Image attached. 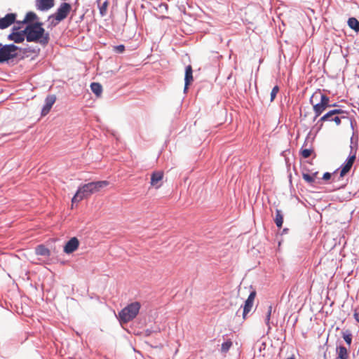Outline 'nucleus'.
I'll list each match as a JSON object with an SVG mask.
<instances>
[{
	"label": "nucleus",
	"mask_w": 359,
	"mask_h": 359,
	"mask_svg": "<svg viewBox=\"0 0 359 359\" xmlns=\"http://www.w3.org/2000/svg\"><path fill=\"white\" fill-rule=\"evenodd\" d=\"M25 34L28 42H39L46 46L50 40L49 34L45 32L41 22H32L27 25L25 29Z\"/></svg>",
	"instance_id": "nucleus-1"
},
{
	"label": "nucleus",
	"mask_w": 359,
	"mask_h": 359,
	"mask_svg": "<svg viewBox=\"0 0 359 359\" xmlns=\"http://www.w3.org/2000/svg\"><path fill=\"white\" fill-rule=\"evenodd\" d=\"M108 184L109 182L104 180L92 182L81 186L72 199V204L88 198L90 195L100 191L101 189L107 187Z\"/></svg>",
	"instance_id": "nucleus-2"
},
{
	"label": "nucleus",
	"mask_w": 359,
	"mask_h": 359,
	"mask_svg": "<svg viewBox=\"0 0 359 359\" xmlns=\"http://www.w3.org/2000/svg\"><path fill=\"white\" fill-rule=\"evenodd\" d=\"M310 102L313 105V111L315 114L314 118L318 117L327 107H331L330 103V98L323 94L320 91L315 92L311 99Z\"/></svg>",
	"instance_id": "nucleus-3"
},
{
	"label": "nucleus",
	"mask_w": 359,
	"mask_h": 359,
	"mask_svg": "<svg viewBox=\"0 0 359 359\" xmlns=\"http://www.w3.org/2000/svg\"><path fill=\"white\" fill-rule=\"evenodd\" d=\"M141 304L138 302H133L123 308L118 313V320L121 323H127L133 320L138 314Z\"/></svg>",
	"instance_id": "nucleus-4"
},
{
	"label": "nucleus",
	"mask_w": 359,
	"mask_h": 359,
	"mask_svg": "<svg viewBox=\"0 0 359 359\" xmlns=\"http://www.w3.org/2000/svg\"><path fill=\"white\" fill-rule=\"evenodd\" d=\"M71 9L72 6L69 3H62L55 13L49 16L48 20H50V25L55 27L67 18Z\"/></svg>",
	"instance_id": "nucleus-5"
},
{
	"label": "nucleus",
	"mask_w": 359,
	"mask_h": 359,
	"mask_svg": "<svg viewBox=\"0 0 359 359\" xmlns=\"http://www.w3.org/2000/svg\"><path fill=\"white\" fill-rule=\"evenodd\" d=\"M348 113L341 109H333L323 116L318 122L334 121L337 126L341 124L343 118H346Z\"/></svg>",
	"instance_id": "nucleus-6"
},
{
	"label": "nucleus",
	"mask_w": 359,
	"mask_h": 359,
	"mask_svg": "<svg viewBox=\"0 0 359 359\" xmlns=\"http://www.w3.org/2000/svg\"><path fill=\"white\" fill-rule=\"evenodd\" d=\"M18 48L13 45H5L0 47V64L17 57Z\"/></svg>",
	"instance_id": "nucleus-7"
},
{
	"label": "nucleus",
	"mask_w": 359,
	"mask_h": 359,
	"mask_svg": "<svg viewBox=\"0 0 359 359\" xmlns=\"http://www.w3.org/2000/svg\"><path fill=\"white\" fill-rule=\"evenodd\" d=\"M255 297H256V292L252 291L250 292L248 299L245 300V304L243 306V320L246 319L247 315L252 310Z\"/></svg>",
	"instance_id": "nucleus-8"
},
{
	"label": "nucleus",
	"mask_w": 359,
	"mask_h": 359,
	"mask_svg": "<svg viewBox=\"0 0 359 359\" xmlns=\"http://www.w3.org/2000/svg\"><path fill=\"white\" fill-rule=\"evenodd\" d=\"M164 173L161 170L154 171L151 175L150 184L152 187L156 189H158L161 187V181L163 180Z\"/></svg>",
	"instance_id": "nucleus-9"
},
{
	"label": "nucleus",
	"mask_w": 359,
	"mask_h": 359,
	"mask_svg": "<svg viewBox=\"0 0 359 359\" xmlns=\"http://www.w3.org/2000/svg\"><path fill=\"white\" fill-rule=\"evenodd\" d=\"M16 18V14L8 13L5 17L0 18V29H4L11 26Z\"/></svg>",
	"instance_id": "nucleus-10"
},
{
	"label": "nucleus",
	"mask_w": 359,
	"mask_h": 359,
	"mask_svg": "<svg viewBox=\"0 0 359 359\" xmlns=\"http://www.w3.org/2000/svg\"><path fill=\"white\" fill-rule=\"evenodd\" d=\"M79 245V241L77 238H72L65 245L64 252L70 254L76 250Z\"/></svg>",
	"instance_id": "nucleus-11"
},
{
	"label": "nucleus",
	"mask_w": 359,
	"mask_h": 359,
	"mask_svg": "<svg viewBox=\"0 0 359 359\" xmlns=\"http://www.w3.org/2000/svg\"><path fill=\"white\" fill-rule=\"evenodd\" d=\"M56 97L55 95H50L46 97L45 100V105L41 110V116L48 114L52 108L53 104L55 102Z\"/></svg>",
	"instance_id": "nucleus-12"
},
{
	"label": "nucleus",
	"mask_w": 359,
	"mask_h": 359,
	"mask_svg": "<svg viewBox=\"0 0 359 359\" xmlns=\"http://www.w3.org/2000/svg\"><path fill=\"white\" fill-rule=\"evenodd\" d=\"M355 160V154L350 156L347 158L346 163L342 166V168L341 169L340 177H343L350 171Z\"/></svg>",
	"instance_id": "nucleus-13"
},
{
	"label": "nucleus",
	"mask_w": 359,
	"mask_h": 359,
	"mask_svg": "<svg viewBox=\"0 0 359 359\" xmlns=\"http://www.w3.org/2000/svg\"><path fill=\"white\" fill-rule=\"evenodd\" d=\"M36 6L40 11H46L54 6V0H36Z\"/></svg>",
	"instance_id": "nucleus-14"
},
{
	"label": "nucleus",
	"mask_w": 359,
	"mask_h": 359,
	"mask_svg": "<svg viewBox=\"0 0 359 359\" xmlns=\"http://www.w3.org/2000/svg\"><path fill=\"white\" fill-rule=\"evenodd\" d=\"M193 81V69L191 65H188L185 68V76H184V91L188 88V86Z\"/></svg>",
	"instance_id": "nucleus-15"
},
{
	"label": "nucleus",
	"mask_w": 359,
	"mask_h": 359,
	"mask_svg": "<svg viewBox=\"0 0 359 359\" xmlns=\"http://www.w3.org/2000/svg\"><path fill=\"white\" fill-rule=\"evenodd\" d=\"M25 29L20 32H13L8 35V39L15 43H21L25 40Z\"/></svg>",
	"instance_id": "nucleus-16"
},
{
	"label": "nucleus",
	"mask_w": 359,
	"mask_h": 359,
	"mask_svg": "<svg viewBox=\"0 0 359 359\" xmlns=\"http://www.w3.org/2000/svg\"><path fill=\"white\" fill-rule=\"evenodd\" d=\"M337 353L338 355V358L339 359H348V353L346 347L343 346H339L337 348Z\"/></svg>",
	"instance_id": "nucleus-17"
},
{
	"label": "nucleus",
	"mask_w": 359,
	"mask_h": 359,
	"mask_svg": "<svg viewBox=\"0 0 359 359\" xmlns=\"http://www.w3.org/2000/svg\"><path fill=\"white\" fill-rule=\"evenodd\" d=\"M317 175H318V172H316L311 175H310L309 173H303L302 177L306 182H308L311 184H313L316 181Z\"/></svg>",
	"instance_id": "nucleus-18"
},
{
	"label": "nucleus",
	"mask_w": 359,
	"mask_h": 359,
	"mask_svg": "<svg viewBox=\"0 0 359 359\" xmlns=\"http://www.w3.org/2000/svg\"><path fill=\"white\" fill-rule=\"evenodd\" d=\"M36 254L41 256H48L50 255V251L44 245H40L36 248Z\"/></svg>",
	"instance_id": "nucleus-19"
},
{
	"label": "nucleus",
	"mask_w": 359,
	"mask_h": 359,
	"mask_svg": "<svg viewBox=\"0 0 359 359\" xmlns=\"http://www.w3.org/2000/svg\"><path fill=\"white\" fill-rule=\"evenodd\" d=\"M90 89L97 97L100 96L102 92V87L99 83H92Z\"/></svg>",
	"instance_id": "nucleus-20"
},
{
	"label": "nucleus",
	"mask_w": 359,
	"mask_h": 359,
	"mask_svg": "<svg viewBox=\"0 0 359 359\" xmlns=\"http://www.w3.org/2000/svg\"><path fill=\"white\" fill-rule=\"evenodd\" d=\"M348 26L355 32H359V21L355 18H350L348 20Z\"/></svg>",
	"instance_id": "nucleus-21"
},
{
	"label": "nucleus",
	"mask_w": 359,
	"mask_h": 359,
	"mask_svg": "<svg viewBox=\"0 0 359 359\" xmlns=\"http://www.w3.org/2000/svg\"><path fill=\"white\" fill-rule=\"evenodd\" d=\"M275 223L278 228H281L283 223V216L280 210H276V217H275Z\"/></svg>",
	"instance_id": "nucleus-22"
},
{
	"label": "nucleus",
	"mask_w": 359,
	"mask_h": 359,
	"mask_svg": "<svg viewBox=\"0 0 359 359\" xmlns=\"http://www.w3.org/2000/svg\"><path fill=\"white\" fill-rule=\"evenodd\" d=\"M37 19V15L34 12H28L25 15V19L22 22V23H27L32 22Z\"/></svg>",
	"instance_id": "nucleus-23"
},
{
	"label": "nucleus",
	"mask_w": 359,
	"mask_h": 359,
	"mask_svg": "<svg viewBox=\"0 0 359 359\" xmlns=\"http://www.w3.org/2000/svg\"><path fill=\"white\" fill-rule=\"evenodd\" d=\"M231 346L232 341L230 339L227 340L226 341L222 344L221 351L224 353H227L230 348L231 347Z\"/></svg>",
	"instance_id": "nucleus-24"
},
{
	"label": "nucleus",
	"mask_w": 359,
	"mask_h": 359,
	"mask_svg": "<svg viewBox=\"0 0 359 359\" xmlns=\"http://www.w3.org/2000/svg\"><path fill=\"white\" fill-rule=\"evenodd\" d=\"M109 6L108 1H105L102 6L100 7V14L101 16H104L107 14V8Z\"/></svg>",
	"instance_id": "nucleus-25"
},
{
	"label": "nucleus",
	"mask_w": 359,
	"mask_h": 359,
	"mask_svg": "<svg viewBox=\"0 0 359 359\" xmlns=\"http://www.w3.org/2000/svg\"><path fill=\"white\" fill-rule=\"evenodd\" d=\"M313 152V150L311 149H302L300 151L301 156L304 158H309Z\"/></svg>",
	"instance_id": "nucleus-26"
},
{
	"label": "nucleus",
	"mask_w": 359,
	"mask_h": 359,
	"mask_svg": "<svg viewBox=\"0 0 359 359\" xmlns=\"http://www.w3.org/2000/svg\"><path fill=\"white\" fill-rule=\"evenodd\" d=\"M279 92V87L275 86L271 92V102L273 101L276 97L277 93Z\"/></svg>",
	"instance_id": "nucleus-27"
},
{
	"label": "nucleus",
	"mask_w": 359,
	"mask_h": 359,
	"mask_svg": "<svg viewBox=\"0 0 359 359\" xmlns=\"http://www.w3.org/2000/svg\"><path fill=\"white\" fill-rule=\"evenodd\" d=\"M343 338H344V341L348 344V345H351V341H352V335H351V334H350V333H348V334L344 333L343 334Z\"/></svg>",
	"instance_id": "nucleus-28"
},
{
	"label": "nucleus",
	"mask_w": 359,
	"mask_h": 359,
	"mask_svg": "<svg viewBox=\"0 0 359 359\" xmlns=\"http://www.w3.org/2000/svg\"><path fill=\"white\" fill-rule=\"evenodd\" d=\"M114 50L118 53H122L125 50V46L123 45H118L114 47Z\"/></svg>",
	"instance_id": "nucleus-29"
},
{
	"label": "nucleus",
	"mask_w": 359,
	"mask_h": 359,
	"mask_svg": "<svg viewBox=\"0 0 359 359\" xmlns=\"http://www.w3.org/2000/svg\"><path fill=\"white\" fill-rule=\"evenodd\" d=\"M271 312H272V306L270 305L268 308V311H267V314H266V321L267 324H269V323Z\"/></svg>",
	"instance_id": "nucleus-30"
},
{
	"label": "nucleus",
	"mask_w": 359,
	"mask_h": 359,
	"mask_svg": "<svg viewBox=\"0 0 359 359\" xmlns=\"http://www.w3.org/2000/svg\"><path fill=\"white\" fill-rule=\"evenodd\" d=\"M353 317L355 319V320L359 323V310L355 309L353 313Z\"/></svg>",
	"instance_id": "nucleus-31"
},
{
	"label": "nucleus",
	"mask_w": 359,
	"mask_h": 359,
	"mask_svg": "<svg viewBox=\"0 0 359 359\" xmlns=\"http://www.w3.org/2000/svg\"><path fill=\"white\" fill-rule=\"evenodd\" d=\"M331 178V174L330 172H325L324 173L323 176V179L325 180H328Z\"/></svg>",
	"instance_id": "nucleus-32"
},
{
	"label": "nucleus",
	"mask_w": 359,
	"mask_h": 359,
	"mask_svg": "<svg viewBox=\"0 0 359 359\" xmlns=\"http://www.w3.org/2000/svg\"><path fill=\"white\" fill-rule=\"evenodd\" d=\"M1 46V43H0V47Z\"/></svg>",
	"instance_id": "nucleus-33"
}]
</instances>
